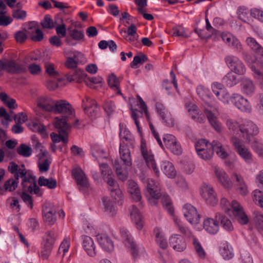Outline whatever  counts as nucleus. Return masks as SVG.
<instances>
[{"instance_id": "obj_14", "label": "nucleus", "mask_w": 263, "mask_h": 263, "mask_svg": "<svg viewBox=\"0 0 263 263\" xmlns=\"http://www.w3.org/2000/svg\"><path fill=\"white\" fill-rule=\"evenodd\" d=\"M231 102L240 111L247 114L252 112V107L250 102L241 95L233 93L231 95Z\"/></svg>"}, {"instance_id": "obj_62", "label": "nucleus", "mask_w": 263, "mask_h": 263, "mask_svg": "<svg viewBox=\"0 0 263 263\" xmlns=\"http://www.w3.org/2000/svg\"><path fill=\"white\" fill-rule=\"evenodd\" d=\"M50 137L53 142L55 143L62 141L64 143H67L68 141L67 133H65V134L59 133V134H57L52 132L50 134Z\"/></svg>"}, {"instance_id": "obj_41", "label": "nucleus", "mask_w": 263, "mask_h": 263, "mask_svg": "<svg viewBox=\"0 0 263 263\" xmlns=\"http://www.w3.org/2000/svg\"><path fill=\"white\" fill-rule=\"evenodd\" d=\"M128 191L130 193L132 198L136 202L140 201L142 197L139 187L137 183L134 180L128 181Z\"/></svg>"}, {"instance_id": "obj_7", "label": "nucleus", "mask_w": 263, "mask_h": 263, "mask_svg": "<svg viewBox=\"0 0 263 263\" xmlns=\"http://www.w3.org/2000/svg\"><path fill=\"white\" fill-rule=\"evenodd\" d=\"M174 222L180 233L192 238V245L195 254L200 259H204L206 257L207 254L200 241L193 235L191 231L185 227L179 218L174 217Z\"/></svg>"}, {"instance_id": "obj_6", "label": "nucleus", "mask_w": 263, "mask_h": 263, "mask_svg": "<svg viewBox=\"0 0 263 263\" xmlns=\"http://www.w3.org/2000/svg\"><path fill=\"white\" fill-rule=\"evenodd\" d=\"M220 206L226 213L232 210L234 218L241 224H246L249 221V218L244 211L242 206L236 201L230 203L225 198H222L220 202Z\"/></svg>"}, {"instance_id": "obj_33", "label": "nucleus", "mask_w": 263, "mask_h": 263, "mask_svg": "<svg viewBox=\"0 0 263 263\" xmlns=\"http://www.w3.org/2000/svg\"><path fill=\"white\" fill-rule=\"evenodd\" d=\"M160 167L164 175L168 178L173 179L177 175V171L172 162L163 160L160 162Z\"/></svg>"}, {"instance_id": "obj_38", "label": "nucleus", "mask_w": 263, "mask_h": 263, "mask_svg": "<svg viewBox=\"0 0 263 263\" xmlns=\"http://www.w3.org/2000/svg\"><path fill=\"white\" fill-rule=\"evenodd\" d=\"M218 220L211 218H206L203 222L204 230L210 234H216L219 231V224Z\"/></svg>"}, {"instance_id": "obj_51", "label": "nucleus", "mask_w": 263, "mask_h": 263, "mask_svg": "<svg viewBox=\"0 0 263 263\" xmlns=\"http://www.w3.org/2000/svg\"><path fill=\"white\" fill-rule=\"evenodd\" d=\"M223 82L228 87H232L238 83L237 77L233 72L230 71L223 78Z\"/></svg>"}, {"instance_id": "obj_2", "label": "nucleus", "mask_w": 263, "mask_h": 263, "mask_svg": "<svg viewBox=\"0 0 263 263\" xmlns=\"http://www.w3.org/2000/svg\"><path fill=\"white\" fill-rule=\"evenodd\" d=\"M198 96L203 101V106L204 108V114L208 121L213 128L218 133L221 132L222 125L218 120L217 115L214 112H218V108L213 107L211 104L212 95L210 90L203 85H198L196 88Z\"/></svg>"}, {"instance_id": "obj_25", "label": "nucleus", "mask_w": 263, "mask_h": 263, "mask_svg": "<svg viewBox=\"0 0 263 263\" xmlns=\"http://www.w3.org/2000/svg\"><path fill=\"white\" fill-rule=\"evenodd\" d=\"M170 246L176 251L183 252L186 248V243L184 238L178 234H173L169 238Z\"/></svg>"}, {"instance_id": "obj_44", "label": "nucleus", "mask_w": 263, "mask_h": 263, "mask_svg": "<svg viewBox=\"0 0 263 263\" xmlns=\"http://www.w3.org/2000/svg\"><path fill=\"white\" fill-rule=\"evenodd\" d=\"M102 202L104 206V212L110 216H114L116 215L117 210L116 209L112 201L107 197H103Z\"/></svg>"}, {"instance_id": "obj_29", "label": "nucleus", "mask_w": 263, "mask_h": 263, "mask_svg": "<svg viewBox=\"0 0 263 263\" xmlns=\"http://www.w3.org/2000/svg\"><path fill=\"white\" fill-rule=\"evenodd\" d=\"M84 32L80 30L73 29L69 31V35L66 37V43L70 46H76L78 42L84 39Z\"/></svg>"}, {"instance_id": "obj_32", "label": "nucleus", "mask_w": 263, "mask_h": 263, "mask_svg": "<svg viewBox=\"0 0 263 263\" xmlns=\"http://www.w3.org/2000/svg\"><path fill=\"white\" fill-rule=\"evenodd\" d=\"M221 37L226 44L233 47L237 52L242 51V47L240 42L232 34L230 33H223L221 35Z\"/></svg>"}, {"instance_id": "obj_13", "label": "nucleus", "mask_w": 263, "mask_h": 263, "mask_svg": "<svg viewBox=\"0 0 263 263\" xmlns=\"http://www.w3.org/2000/svg\"><path fill=\"white\" fill-rule=\"evenodd\" d=\"M1 70H5L11 73H21L25 72L27 67L25 62L23 61H1Z\"/></svg>"}, {"instance_id": "obj_46", "label": "nucleus", "mask_w": 263, "mask_h": 263, "mask_svg": "<svg viewBox=\"0 0 263 263\" xmlns=\"http://www.w3.org/2000/svg\"><path fill=\"white\" fill-rule=\"evenodd\" d=\"M215 219L220 222L224 230L230 232L233 230L234 228L231 221L225 216L217 213L215 215Z\"/></svg>"}, {"instance_id": "obj_49", "label": "nucleus", "mask_w": 263, "mask_h": 263, "mask_svg": "<svg viewBox=\"0 0 263 263\" xmlns=\"http://www.w3.org/2000/svg\"><path fill=\"white\" fill-rule=\"evenodd\" d=\"M38 183L40 186H46L49 189H55L57 186V182L55 179L52 178H46L44 176L39 177Z\"/></svg>"}, {"instance_id": "obj_9", "label": "nucleus", "mask_w": 263, "mask_h": 263, "mask_svg": "<svg viewBox=\"0 0 263 263\" xmlns=\"http://www.w3.org/2000/svg\"><path fill=\"white\" fill-rule=\"evenodd\" d=\"M145 195L150 204L156 205L157 200L161 195L159 183L152 179H148L146 182Z\"/></svg>"}, {"instance_id": "obj_35", "label": "nucleus", "mask_w": 263, "mask_h": 263, "mask_svg": "<svg viewBox=\"0 0 263 263\" xmlns=\"http://www.w3.org/2000/svg\"><path fill=\"white\" fill-rule=\"evenodd\" d=\"M97 241L101 247L106 252H111L114 248L112 240L105 234H100L97 235Z\"/></svg>"}, {"instance_id": "obj_24", "label": "nucleus", "mask_w": 263, "mask_h": 263, "mask_svg": "<svg viewBox=\"0 0 263 263\" xmlns=\"http://www.w3.org/2000/svg\"><path fill=\"white\" fill-rule=\"evenodd\" d=\"M156 110L162 119L163 122L165 124L169 127H172L175 124V120L172 117L170 112L167 111L164 105L159 102L156 104Z\"/></svg>"}, {"instance_id": "obj_11", "label": "nucleus", "mask_w": 263, "mask_h": 263, "mask_svg": "<svg viewBox=\"0 0 263 263\" xmlns=\"http://www.w3.org/2000/svg\"><path fill=\"white\" fill-rule=\"evenodd\" d=\"M259 133L257 125L250 120H245L241 123L240 137L245 140L246 143H250L251 138Z\"/></svg>"}, {"instance_id": "obj_23", "label": "nucleus", "mask_w": 263, "mask_h": 263, "mask_svg": "<svg viewBox=\"0 0 263 263\" xmlns=\"http://www.w3.org/2000/svg\"><path fill=\"white\" fill-rule=\"evenodd\" d=\"M72 175L76 180L79 189L81 191H84L88 189L89 183L87 178L81 167L77 166L72 171Z\"/></svg>"}, {"instance_id": "obj_15", "label": "nucleus", "mask_w": 263, "mask_h": 263, "mask_svg": "<svg viewBox=\"0 0 263 263\" xmlns=\"http://www.w3.org/2000/svg\"><path fill=\"white\" fill-rule=\"evenodd\" d=\"M200 194L206 203L211 205H215L218 199L213 186L208 183H203L200 187Z\"/></svg>"}, {"instance_id": "obj_26", "label": "nucleus", "mask_w": 263, "mask_h": 263, "mask_svg": "<svg viewBox=\"0 0 263 263\" xmlns=\"http://www.w3.org/2000/svg\"><path fill=\"white\" fill-rule=\"evenodd\" d=\"M226 125L228 128V133L231 136L230 139L231 143L234 138H239V137H240L241 124H239L235 120L228 119L226 121Z\"/></svg>"}, {"instance_id": "obj_37", "label": "nucleus", "mask_w": 263, "mask_h": 263, "mask_svg": "<svg viewBox=\"0 0 263 263\" xmlns=\"http://www.w3.org/2000/svg\"><path fill=\"white\" fill-rule=\"evenodd\" d=\"M219 250L220 254L224 260H230L234 256L233 248L228 241L221 242Z\"/></svg>"}, {"instance_id": "obj_1", "label": "nucleus", "mask_w": 263, "mask_h": 263, "mask_svg": "<svg viewBox=\"0 0 263 263\" xmlns=\"http://www.w3.org/2000/svg\"><path fill=\"white\" fill-rule=\"evenodd\" d=\"M8 170L13 175L14 179L19 180L20 178H22L21 185L23 190L37 196L42 195L43 192L37 185L35 177L27 172L24 165H18L11 161L8 164Z\"/></svg>"}, {"instance_id": "obj_48", "label": "nucleus", "mask_w": 263, "mask_h": 263, "mask_svg": "<svg viewBox=\"0 0 263 263\" xmlns=\"http://www.w3.org/2000/svg\"><path fill=\"white\" fill-rule=\"evenodd\" d=\"M38 166L41 172H46L48 171L51 163V159L49 154L47 156H40Z\"/></svg>"}, {"instance_id": "obj_43", "label": "nucleus", "mask_w": 263, "mask_h": 263, "mask_svg": "<svg viewBox=\"0 0 263 263\" xmlns=\"http://www.w3.org/2000/svg\"><path fill=\"white\" fill-rule=\"evenodd\" d=\"M57 238L56 233L52 231L45 233L42 238L41 245H43L53 248Z\"/></svg>"}, {"instance_id": "obj_36", "label": "nucleus", "mask_w": 263, "mask_h": 263, "mask_svg": "<svg viewBox=\"0 0 263 263\" xmlns=\"http://www.w3.org/2000/svg\"><path fill=\"white\" fill-rule=\"evenodd\" d=\"M82 246L87 253L90 257H94L96 254V246L93 239L88 236H82Z\"/></svg>"}, {"instance_id": "obj_52", "label": "nucleus", "mask_w": 263, "mask_h": 263, "mask_svg": "<svg viewBox=\"0 0 263 263\" xmlns=\"http://www.w3.org/2000/svg\"><path fill=\"white\" fill-rule=\"evenodd\" d=\"M253 223L258 231H263V214L258 211L254 212Z\"/></svg>"}, {"instance_id": "obj_34", "label": "nucleus", "mask_w": 263, "mask_h": 263, "mask_svg": "<svg viewBox=\"0 0 263 263\" xmlns=\"http://www.w3.org/2000/svg\"><path fill=\"white\" fill-rule=\"evenodd\" d=\"M130 219L136 225L137 229L140 230L143 226V218L139 210L135 205H132L129 208Z\"/></svg>"}, {"instance_id": "obj_8", "label": "nucleus", "mask_w": 263, "mask_h": 263, "mask_svg": "<svg viewBox=\"0 0 263 263\" xmlns=\"http://www.w3.org/2000/svg\"><path fill=\"white\" fill-rule=\"evenodd\" d=\"M120 231L125 246L130 249L131 253L135 259L138 258L141 254L144 253L143 248L142 246H137L135 243L130 233L126 228H121Z\"/></svg>"}, {"instance_id": "obj_63", "label": "nucleus", "mask_w": 263, "mask_h": 263, "mask_svg": "<svg viewBox=\"0 0 263 263\" xmlns=\"http://www.w3.org/2000/svg\"><path fill=\"white\" fill-rule=\"evenodd\" d=\"M45 68L46 73L50 77L57 79L58 81H60L59 73L54 68L53 64L49 62L46 63Z\"/></svg>"}, {"instance_id": "obj_3", "label": "nucleus", "mask_w": 263, "mask_h": 263, "mask_svg": "<svg viewBox=\"0 0 263 263\" xmlns=\"http://www.w3.org/2000/svg\"><path fill=\"white\" fill-rule=\"evenodd\" d=\"M36 102L40 109L46 112L69 115L73 113L72 106L65 100H55L47 96L40 95L37 97Z\"/></svg>"}, {"instance_id": "obj_31", "label": "nucleus", "mask_w": 263, "mask_h": 263, "mask_svg": "<svg viewBox=\"0 0 263 263\" xmlns=\"http://www.w3.org/2000/svg\"><path fill=\"white\" fill-rule=\"evenodd\" d=\"M185 108L194 120L199 123L204 122L205 118L200 114L199 109L194 103L191 102H186Z\"/></svg>"}, {"instance_id": "obj_10", "label": "nucleus", "mask_w": 263, "mask_h": 263, "mask_svg": "<svg viewBox=\"0 0 263 263\" xmlns=\"http://www.w3.org/2000/svg\"><path fill=\"white\" fill-rule=\"evenodd\" d=\"M224 62L231 71L238 75H243L246 72V67L243 62L237 57L228 55L224 58Z\"/></svg>"}, {"instance_id": "obj_57", "label": "nucleus", "mask_w": 263, "mask_h": 263, "mask_svg": "<svg viewBox=\"0 0 263 263\" xmlns=\"http://www.w3.org/2000/svg\"><path fill=\"white\" fill-rule=\"evenodd\" d=\"M108 83L111 89L116 91L118 94L122 95L121 91L119 89V80L114 74H111L109 76L108 79Z\"/></svg>"}, {"instance_id": "obj_58", "label": "nucleus", "mask_w": 263, "mask_h": 263, "mask_svg": "<svg viewBox=\"0 0 263 263\" xmlns=\"http://www.w3.org/2000/svg\"><path fill=\"white\" fill-rule=\"evenodd\" d=\"M250 11L245 6H240L238 8L237 14L238 18L245 23H247L249 20V13Z\"/></svg>"}, {"instance_id": "obj_53", "label": "nucleus", "mask_w": 263, "mask_h": 263, "mask_svg": "<svg viewBox=\"0 0 263 263\" xmlns=\"http://www.w3.org/2000/svg\"><path fill=\"white\" fill-rule=\"evenodd\" d=\"M246 42L248 46L256 53L263 57V48L253 37H248Z\"/></svg>"}, {"instance_id": "obj_28", "label": "nucleus", "mask_w": 263, "mask_h": 263, "mask_svg": "<svg viewBox=\"0 0 263 263\" xmlns=\"http://www.w3.org/2000/svg\"><path fill=\"white\" fill-rule=\"evenodd\" d=\"M240 89L244 95L251 97L255 93L256 87L252 80L247 77H243L240 81Z\"/></svg>"}, {"instance_id": "obj_55", "label": "nucleus", "mask_w": 263, "mask_h": 263, "mask_svg": "<svg viewBox=\"0 0 263 263\" xmlns=\"http://www.w3.org/2000/svg\"><path fill=\"white\" fill-rule=\"evenodd\" d=\"M1 101L10 109H15L17 106L15 100L10 98L5 92H1Z\"/></svg>"}, {"instance_id": "obj_16", "label": "nucleus", "mask_w": 263, "mask_h": 263, "mask_svg": "<svg viewBox=\"0 0 263 263\" xmlns=\"http://www.w3.org/2000/svg\"><path fill=\"white\" fill-rule=\"evenodd\" d=\"M141 151L147 167L154 171L157 177H159L160 172L154 159V155L151 150L147 147L146 144L143 141L141 142Z\"/></svg>"}, {"instance_id": "obj_20", "label": "nucleus", "mask_w": 263, "mask_h": 263, "mask_svg": "<svg viewBox=\"0 0 263 263\" xmlns=\"http://www.w3.org/2000/svg\"><path fill=\"white\" fill-rule=\"evenodd\" d=\"M213 172L217 181L225 189H229L232 186V181L230 179L227 172L218 166L213 167Z\"/></svg>"}, {"instance_id": "obj_30", "label": "nucleus", "mask_w": 263, "mask_h": 263, "mask_svg": "<svg viewBox=\"0 0 263 263\" xmlns=\"http://www.w3.org/2000/svg\"><path fill=\"white\" fill-rule=\"evenodd\" d=\"M108 190L111 197L116 200L119 201L122 199V193L119 187L117 182L111 177V176L106 177Z\"/></svg>"}, {"instance_id": "obj_54", "label": "nucleus", "mask_w": 263, "mask_h": 263, "mask_svg": "<svg viewBox=\"0 0 263 263\" xmlns=\"http://www.w3.org/2000/svg\"><path fill=\"white\" fill-rule=\"evenodd\" d=\"M67 80L69 82L76 81L81 82L84 81L86 82L87 80V74L82 70L75 71L71 76L67 77Z\"/></svg>"}, {"instance_id": "obj_21", "label": "nucleus", "mask_w": 263, "mask_h": 263, "mask_svg": "<svg viewBox=\"0 0 263 263\" xmlns=\"http://www.w3.org/2000/svg\"><path fill=\"white\" fill-rule=\"evenodd\" d=\"M55 207L51 203L47 202L44 204L42 214L44 221L48 225H53L57 221Z\"/></svg>"}, {"instance_id": "obj_19", "label": "nucleus", "mask_w": 263, "mask_h": 263, "mask_svg": "<svg viewBox=\"0 0 263 263\" xmlns=\"http://www.w3.org/2000/svg\"><path fill=\"white\" fill-rule=\"evenodd\" d=\"M163 140L166 148L174 155H179L182 153V148L176 138L171 134L163 136Z\"/></svg>"}, {"instance_id": "obj_17", "label": "nucleus", "mask_w": 263, "mask_h": 263, "mask_svg": "<svg viewBox=\"0 0 263 263\" xmlns=\"http://www.w3.org/2000/svg\"><path fill=\"white\" fill-rule=\"evenodd\" d=\"M211 89L220 101L226 104L229 103L231 95L222 84L218 82H214L211 85Z\"/></svg>"}, {"instance_id": "obj_40", "label": "nucleus", "mask_w": 263, "mask_h": 263, "mask_svg": "<svg viewBox=\"0 0 263 263\" xmlns=\"http://www.w3.org/2000/svg\"><path fill=\"white\" fill-rule=\"evenodd\" d=\"M154 234L155 237V240L159 246L165 249L168 246L167 239L160 228H155L154 230Z\"/></svg>"}, {"instance_id": "obj_5", "label": "nucleus", "mask_w": 263, "mask_h": 263, "mask_svg": "<svg viewBox=\"0 0 263 263\" xmlns=\"http://www.w3.org/2000/svg\"><path fill=\"white\" fill-rule=\"evenodd\" d=\"M120 159L115 160L114 166L118 178L124 181L128 176V170L132 165V159L129 149L121 143L119 148Z\"/></svg>"}, {"instance_id": "obj_60", "label": "nucleus", "mask_w": 263, "mask_h": 263, "mask_svg": "<svg viewBox=\"0 0 263 263\" xmlns=\"http://www.w3.org/2000/svg\"><path fill=\"white\" fill-rule=\"evenodd\" d=\"M196 152H199V149H201V151H204L205 149L213 148V142L212 143H209L206 140L201 139L198 140L195 145Z\"/></svg>"}, {"instance_id": "obj_61", "label": "nucleus", "mask_w": 263, "mask_h": 263, "mask_svg": "<svg viewBox=\"0 0 263 263\" xmlns=\"http://www.w3.org/2000/svg\"><path fill=\"white\" fill-rule=\"evenodd\" d=\"M251 69L253 71L254 78L258 81L260 88L263 90V73L256 67L255 64L251 66Z\"/></svg>"}, {"instance_id": "obj_47", "label": "nucleus", "mask_w": 263, "mask_h": 263, "mask_svg": "<svg viewBox=\"0 0 263 263\" xmlns=\"http://www.w3.org/2000/svg\"><path fill=\"white\" fill-rule=\"evenodd\" d=\"M161 198V202L163 206L167 212L173 216V219L174 220V217H177V216L174 214V209L172 206V202L169 196L166 194L161 193V195L159 198ZM177 218H179L178 217Z\"/></svg>"}, {"instance_id": "obj_50", "label": "nucleus", "mask_w": 263, "mask_h": 263, "mask_svg": "<svg viewBox=\"0 0 263 263\" xmlns=\"http://www.w3.org/2000/svg\"><path fill=\"white\" fill-rule=\"evenodd\" d=\"M213 146L214 152L215 151L216 154L221 159H226L229 156L228 153L218 141H213Z\"/></svg>"}, {"instance_id": "obj_45", "label": "nucleus", "mask_w": 263, "mask_h": 263, "mask_svg": "<svg viewBox=\"0 0 263 263\" xmlns=\"http://www.w3.org/2000/svg\"><path fill=\"white\" fill-rule=\"evenodd\" d=\"M91 154L92 156L99 161L101 159H105L107 157L106 152L100 145L95 144L91 147Z\"/></svg>"}, {"instance_id": "obj_18", "label": "nucleus", "mask_w": 263, "mask_h": 263, "mask_svg": "<svg viewBox=\"0 0 263 263\" xmlns=\"http://www.w3.org/2000/svg\"><path fill=\"white\" fill-rule=\"evenodd\" d=\"M182 212L187 221L194 227L200 222V215L196 209L191 204H184L182 208Z\"/></svg>"}, {"instance_id": "obj_64", "label": "nucleus", "mask_w": 263, "mask_h": 263, "mask_svg": "<svg viewBox=\"0 0 263 263\" xmlns=\"http://www.w3.org/2000/svg\"><path fill=\"white\" fill-rule=\"evenodd\" d=\"M17 153L25 157L30 156L32 153V148L25 144H21L17 148Z\"/></svg>"}, {"instance_id": "obj_39", "label": "nucleus", "mask_w": 263, "mask_h": 263, "mask_svg": "<svg viewBox=\"0 0 263 263\" xmlns=\"http://www.w3.org/2000/svg\"><path fill=\"white\" fill-rule=\"evenodd\" d=\"M82 106L85 112L89 116L93 117L96 115L98 108L95 100L86 97L85 100L82 101Z\"/></svg>"}, {"instance_id": "obj_22", "label": "nucleus", "mask_w": 263, "mask_h": 263, "mask_svg": "<svg viewBox=\"0 0 263 263\" xmlns=\"http://www.w3.org/2000/svg\"><path fill=\"white\" fill-rule=\"evenodd\" d=\"M28 36H29L33 41H41L43 39L44 34L39 28L36 22L32 21L28 23L24 27Z\"/></svg>"}, {"instance_id": "obj_12", "label": "nucleus", "mask_w": 263, "mask_h": 263, "mask_svg": "<svg viewBox=\"0 0 263 263\" xmlns=\"http://www.w3.org/2000/svg\"><path fill=\"white\" fill-rule=\"evenodd\" d=\"M235 151L239 156L248 164L253 162V154L249 148L242 144L239 138H233L232 140Z\"/></svg>"}, {"instance_id": "obj_59", "label": "nucleus", "mask_w": 263, "mask_h": 263, "mask_svg": "<svg viewBox=\"0 0 263 263\" xmlns=\"http://www.w3.org/2000/svg\"><path fill=\"white\" fill-rule=\"evenodd\" d=\"M170 76L172 78V82H170L168 80H164L162 83L163 88L166 90H168L171 88L172 85V84H173V85L175 87L177 92H179L178 89V84H177V81L176 80V76L173 71H171L170 72Z\"/></svg>"}, {"instance_id": "obj_56", "label": "nucleus", "mask_w": 263, "mask_h": 263, "mask_svg": "<svg viewBox=\"0 0 263 263\" xmlns=\"http://www.w3.org/2000/svg\"><path fill=\"white\" fill-rule=\"evenodd\" d=\"M120 133L119 136L121 140H125L126 141H130L133 139V136L130 132L126 128V126L124 123H120Z\"/></svg>"}, {"instance_id": "obj_27", "label": "nucleus", "mask_w": 263, "mask_h": 263, "mask_svg": "<svg viewBox=\"0 0 263 263\" xmlns=\"http://www.w3.org/2000/svg\"><path fill=\"white\" fill-rule=\"evenodd\" d=\"M231 179L236 190L242 196H246L248 193V186L240 174L234 173L231 175Z\"/></svg>"}, {"instance_id": "obj_4", "label": "nucleus", "mask_w": 263, "mask_h": 263, "mask_svg": "<svg viewBox=\"0 0 263 263\" xmlns=\"http://www.w3.org/2000/svg\"><path fill=\"white\" fill-rule=\"evenodd\" d=\"M138 97V100L136 101V105L138 106L141 109V110H138L137 109L135 108L134 107V105L131 104L130 110L131 112L132 118L134 120L135 123L136 125L137 129L139 132H140V124L138 121V118L139 117H142L143 116V114L144 113L146 118L147 119V122H148L149 127L152 133L153 134L154 137L156 139L158 144L162 147H163V145L162 142L158 134L155 130V128L154 125L152 124L151 121L150 115L148 112V109L146 105L145 102L143 100V99L139 96Z\"/></svg>"}, {"instance_id": "obj_42", "label": "nucleus", "mask_w": 263, "mask_h": 263, "mask_svg": "<svg viewBox=\"0 0 263 263\" xmlns=\"http://www.w3.org/2000/svg\"><path fill=\"white\" fill-rule=\"evenodd\" d=\"M53 124L55 128L57 129L59 133L60 134L67 133V131L70 128V126L67 122V118L65 117L55 118Z\"/></svg>"}]
</instances>
